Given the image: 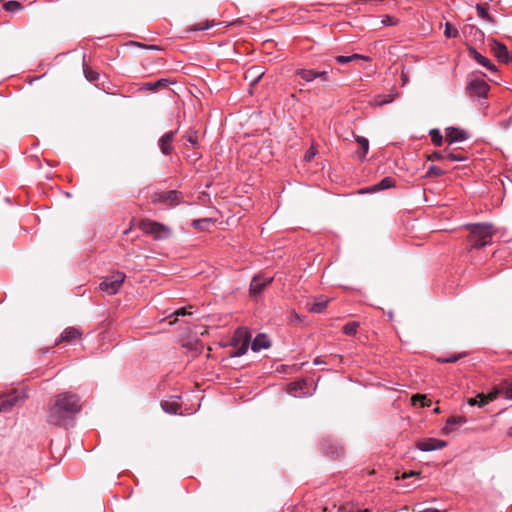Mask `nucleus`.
<instances>
[{
	"label": "nucleus",
	"mask_w": 512,
	"mask_h": 512,
	"mask_svg": "<svg viewBox=\"0 0 512 512\" xmlns=\"http://www.w3.org/2000/svg\"><path fill=\"white\" fill-rule=\"evenodd\" d=\"M80 397L71 392L59 393L51 399L47 422L55 426H67L81 411Z\"/></svg>",
	"instance_id": "obj_1"
},
{
	"label": "nucleus",
	"mask_w": 512,
	"mask_h": 512,
	"mask_svg": "<svg viewBox=\"0 0 512 512\" xmlns=\"http://www.w3.org/2000/svg\"><path fill=\"white\" fill-rule=\"evenodd\" d=\"M466 227L470 230L468 239L471 242V248L480 249L492 242V238L495 234L493 225L479 223L469 224Z\"/></svg>",
	"instance_id": "obj_2"
},
{
	"label": "nucleus",
	"mask_w": 512,
	"mask_h": 512,
	"mask_svg": "<svg viewBox=\"0 0 512 512\" xmlns=\"http://www.w3.org/2000/svg\"><path fill=\"white\" fill-rule=\"evenodd\" d=\"M27 394L24 390H12L9 393L0 395V413L9 412L13 407L21 406L27 399Z\"/></svg>",
	"instance_id": "obj_3"
},
{
	"label": "nucleus",
	"mask_w": 512,
	"mask_h": 512,
	"mask_svg": "<svg viewBox=\"0 0 512 512\" xmlns=\"http://www.w3.org/2000/svg\"><path fill=\"white\" fill-rule=\"evenodd\" d=\"M139 228L146 234L152 235L155 239H165L170 235V229L153 220L143 219L139 223Z\"/></svg>",
	"instance_id": "obj_4"
},
{
	"label": "nucleus",
	"mask_w": 512,
	"mask_h": 512,
	"mask_svg": "<svg viewBox=\"0 0 512 512\" xmlns=\"http://www.w3.org/2000/svg\"><path fill=\"white\" fill-rule=\"evenodd\" d=\"M125 278L126 276L124 273L115 272L111 276L103 278L99 284V288L100 290L107 292L109 295L116 294Z\"/></svg>",
	"instance_id": "obj_5"
},
{
	"label": "nucleus",
	"mask_w": 512,
	"mask_h": 512,
	"mask_svg": "<svg viewBox=\"0 0 512 512\" xmlns=\"http://www.w3.org/2000/svg\"><path fill=\"white\" fill-rule=\"evenodd\" d=\"M181 201V193L176 190L157 192L151 195L153 204L163 203L168 207L178 205Z\"/></svg>",
	"instance_id": "obj_6"
},
{
	"label": "nucleus",
	"mask_w": 512,
	"mask_h": 512,
	"mask_svg": "<svg viewBox=\"0 0 512 512\" xmlns=\"http://www.w3.org/2000/svg\"><path fill=\"white\" fill-rule=\"evenodd\" d=\"M251 340V335L242 329H238L232 339V345L237 348V351L232 356L239 357L244 355Z\"/></svg>",
	"instance_id": "obj_7"
},
{
	"label": "nucleus",
	"mask_w": 512,
	"mask_h": 512,
	"mask_svg": "<svg viewBox=\"0 0 512 512\" xmlns=\"http://www.w3.org/2000/svg\"><path fill=\"white\" fill-rule=\"evenodd\" d=\"M470 96L484 97L489 91V85L481 78H471L467 85Z\"/></svg>",
	"instance_id": "obj_8"
},
{
	"label": "nucleus",
	"mask_w": 512,
	"mask_h": 512,
	"mask_svg": "<svg viewBox=\"0 0 512 512\" xmlns=\"http://www.w3.org/2000/svg\"><path fill=\"white\" fill-rule=\"evenodd\" d=\"M490 49L493 52L494 56L502 63L508 64L512 61V55L508 51L506 45L501 42H498L494 39L490 41Z\"/></svg>",
	"instance_id": "obj_9"
},
{
	"label": "nucleus",
	"mask_w": 512,
	"mask_h": 512,
	"mask_svg": "<svg viewBox=\"0 0 512 512\" xmlns=\"http://www.w3.org/2000/svg\"><path fill=\"white\" fill-rule=\"evenodd\" d=\"M447 446V442L435 438H425L416 442V447L421 451H433Z\"/></svg>",
	"instance_id": "obj_10"
},
{
	"label": "nucleus",
	"mask_w": 512,
	"mask_h": 512,
	"mask_svg": "<svg viewBox=\"0 0 512 512\" xmlns=\"http://www.w3.org/2000/svg\"><path fill=\"white\" fill-rule=\"evenodd\" d=\"M272 277H265L262 275H256L253 277L250 284V293L253 296L259 295L271 282Z\"/></svg>",
	"instance_id": "obj_11"
},
{
	"label": "nucleus",
	"mask_w": 512,
	"mask_h": 512,
	"mask_svg": "<svg viewBox=\"0 0 512 512\" xmlns=\"http://www.w3.org/2000/svg\"><path fill=\"white\" fill-rule=\"evenodd\" d=\"M445 132V139L449 144L464 141L468 138L467 133L460 128L448 127Z\"/></svg>",
	"instance_id": "obj_12"
},
{
	"label": "nucleus",
	"mask_w": 512,
	"mask_h": 512,
	"mask_svg": "<svg viewBox=\"0 0 512 512\" xmlns=\"http://www.w3.org/2000/svg\"><path fill=\"white\" fill-rule=\"evenodd\" d=\"M175 133L176 132L173 131L167 132L159 139V148L164 155L171 154L173 150L172 143L175 137Z\"/></svg>",
	"instance_id": "obj_13"
},
{
	"label": "nucleus",
	"mask_w": 512,
	"mask_h": 512,
	"mask_svg": "<svg viewBox=\"0 0 512 512\" xmlns=\"http://www.w3.org/2000/svg\"><path fill=\"white\" fill-rule=\"evenodd\" d=\"M81 336H82V332H80L77 328H75V327H67L61 333L59 340L56 342V345H58V344H60L62 342L72 343L76 339L81 338Z\"/></svg>",
	"instance_id": "obj_14"
},
{
	"label": "nucleus",
	"mask_w": 512,
	"mask_h": 512,
	"mask_svg": "<svg viewBox=\"0 0 512 512\" xmlns=\"http://www.w3.org/2000/svg\"><path fill=\"white\" fill-rule=\"evenodd\" d=\"M469 55L480 65L486 67L488 70L495 72L496 66L486 57L481 55L475 48L468 47Z\"/></svg>",
	"instance_id": "obj_15"
},
{
	"label": "nucleus",
	"mask_w": 512,
	"mask_h": 512,
	"mask_svg": "<svg viewBox=\"0 0 512 512\" xmlns=\"http://www.w3.org/2000/svg\"><path fill=\"white\" fill-rule=\"evenodd\" d=\"M330 299L326 298L324 296H319L314 299L313 302H308L306 304V308L311 313H321L324 311V309L327 307V304L329 303Z\"/></svg>",
	"instance_id": "obj_16"
},
{
	"label": "nucleus",
	"mask_w": 512,
	"mask_h": 512,
	"mask_svg": "<svg viewBox=\"0 0 512 512\" xmlns=\"http://www.w3.org/2000/svg\"><path fill=\"white\" fill-rule=\"evenodd\" d=\"M271 345L265 334H258L255 339L252 341L251 349L255 352L261 349H267Z\"/></svg>",
	"instance_id": "obj_17"
},
{
	"label": "nucleus",
	"mask_w": 512,
	"mask_h": 512,
	"mask_svg": "<svg viewBox=\"0 0 512 512\" xmlns=\"http://www.w3.org/2000/svg\"><path fill=\"white\" fill-rule=\"evenodd\" d=\"M466 418L464 416H451L447 419L446 425L443 428V433L448 434L454 430L453 425H463L466 423Z\"/></svg>",
	"instance_id": "obj_18"
},
{
	"label": "nucleus",
	"mask_w": 512,
	"mask_h": 512,
	"mask_svg": "<svg viewBox=\"0 0 512 512\" xmlns=\"http://www.w3.org/2000/svg\"><path fill=\"white\" fill-rule=\"evenodd\" d=\"M183 138L190 143L194 148L199 146V133L195 129H189Z\"/></svg>",
	"instance_id": "obj_19"
},
{
	"label": "nucleus",
	"mask_w": 512,
	"mask_h": 512,
	"mask_svg": "<svg viewBox=\"0 0 512 512\" xmlns=\"http://www.w3.org/2000/svg\"><path fill=\"white\" fill-rule=\"evenodd\" d=\"M355 139L361 148V152L358 153V156L363 159L369 150V141L367 138L362 136H357Z\"/></svg>",
	"instance_id": "obj_20"
},
{
	"label": "nucleus",
	"mask_w": 512,
	"mask_h": 512,
	"mask_svg": "<svg viewBox=\"0 0 512 512\" xmlns=\"http://www.w3.org/2000/svg\"><path fill=\"white\" fill-rule=\"evenodd\" d=\"M296 74L299 75L306 82L313 81L314 79L317 78V71L315 70L300 69L297 70Z\"/></svg>",
	"instance_id": "obj_21"
},
{
	"label": "nucleus",
	"mask_w": 512,
	"mask_h": 512,
	"mask_svg": "<svg viewBox=\"0 0 512 512\" xmlns=\"http://www.w3.org/2000/svg\"><path fill=\"white\" fill-rule=\"evenodd\" d=\"M394 185V180L391 177L383 178L378 184L371 188V191H379L390 188Z\"/></svg>",
	"instance_id": "obj_22"
},
{
	"label": "nucleus",
	"mask_w": 512,
	"mask_h": 512,
	"mask_svg": "<svg viewBox=\"0 0 512 512\" xmlns=\"http://www.w3.org/2000/svg\"><path fill=\"white\" fill-rule=\"evenodd\" d=\"M335 59L339 64H347L353 60H358V59L367 60L368 58L363 55H360V54H353L351 56H337Z\"/></svg>",
	"instance_id": "obj_23"
},
{
	"label": "nucleus",
	"mask_w": 512,
	"mask_h": 512,
	"mask_svg": "<svg viewBox=\"0 0 512 512\" xmlns=\"http://www.w3.org/2000/svg\"><path fill=\"white\" fill-rule=\"evenodd\" d=\"M413 405L419 403L421 407L430 406L431 401L426 398L425 395L415 394L411 398Z\"/></svg>",
	"instance_id": "obj_24"
},
{
	"label": "nucleus",
	"mask_w": 512,
	"mask_h": 512,
	"mask_svg": "<svg viewBox=\"0 0 512 512\" xmlns=\"http://www.w3.org/2000/svg\"><path fill=\"white\" fill-rule=\"evenodd\" d=\"M163 410L170 414H176L178 410L180 409V405L175 402H168L165 401L161 404Z\"/></svg>",
	"instance_id": "obj_25"
},
{
	"label": "nucleus",
	"mask_w": 512,
	"mask_h": 512,
	"mask_svg": "<svg viewBox=\"0 0 512 512\" xmlns=\"http://www.w3.org/2000/svg\"><path fill=\"white\" fill-rule=\"evenodd\" d=\"M3 7L8 12L20 11L23 8L20 2L14 0L5 2Z\"/></svg>",
	"instance_id": "obj_26"
},
{
	"label": "nucleus",
	"mask_w": 512,
	"mask_h": 512,
	"mask_svg": "<svg viewBox=\"0 0 512 512\" xmlns=\"http://www.w3.org/2000/svg\"><path fill=\"white\" fill-rule=\"evenodd\" d=\"M466 156L461 153H454L445 149V160L448 161H464L466 160Z\"/></svg>",
	"instance_id": "obj_27"
},
{
	"label": "nucleus",
	"mask_w": 512,
	"mask_h": 512,
	"mask_svg": "<svg viewBox=\"0 0 512 512\" xmlns=\"http://www.w3.org/2000/svg\"><path fill=\"white\" fill-rule=\"evenodd\" d=\"M463 356H465V353L453 354L450 357H438L437 362H439V363H455L459 359H461Z\"/></svg>",
	"instance_id": "obj_28"
},
{
	"label": "nucleus",
	"mask_w": 512,
	"mask_h": 512,
	"mask_svg": "<svg viewBox=\"0 0 512 512\" xmlns=\"http://www.w3.org/2000/svg\"><path fill=\"white\" fill-rule=\"evenodd\" d=\"M358 327H359L358 322H349L343 327V332L346 335L352 336V335L356 334Z\"/></svg>",
	"instance_id": "obj_29"
},
{
	"label": "nucleus",
	"mask_w": 512,
	"mask_h": 512,
	"mask_svg": "<svg viewBox=\"0 0 512 512\" xmlns=\"http://www.w3.org/2000/svg\"><path fill=\"white\" fill-rule=\"evenodd\" d=\"M496 396L497 392H491L488 395L478 394L479 399H481V402H479V407H483L490 401H493L494 399H496Z\"/></svg>",
	"instance_id": "obj_30"
},
{
	"label": "nucleus",
	"mask_w": 512,
	"mask_h": 512,
	"mask_svg": "<svg viewBox=\"0 0 512 512\" xmlns=\"http://www.w3.org/2000/svg\"><path fill=\"white\" fill-rule=\"evenodd\" d=\"M444 35L447 38H457L459 36V32L456 28H454L450 23L445 24Z\"/></svg>",
	"instance_id": "obj_31"
},
{
	"label": "nucleus",
	"mask_w": 512,
	"mask_h": 512,
	"mask_svg": "<svg viewBox=\"0 0 512 512\" xmlns=\"http://www.w3.org/2000/svg\"><path fill=\"white\" fill-rule=\"evenodd\" d=\"M430 136H431V140H432L434 145H436V146H441L442 145L443 137L440 134L438 129H432L430 131Z\"/></svg>",
	"instance_id": "obj_32"
},
{
	"label": "nucleus",
	"mask_w": 512,
	"mask_h": 512,
	"mask_svg": "<svg viewBox=\"0 0 512 512\" xmlns=\"http://www.w3.org/2000/svg\"><path fill=\"white\" fill-rule=\"evenodd\" d=\"M476 10H477V13H478V16L483 18V19H487L489 20L490 22H493V19L492 17L488 14L487 12V8L485 7V5H482V4H477L476 5Z\"/></svg>",
	"instance_id": "obj_33"
},
{
	"label": "nucleus",
	"mask_w": 512,
	"mask_h": 512,
	"mask_svg": "<svg viewBox=\"0 0 512 512\" xmlns=\"http://www.w3.org/2000/svg\"><path fill=\"white\" fill-rule=\"evenodd\" d=\"M214 25V22H210V21H205L203 24H197V25H192L191 27H189L187 29V31H201V30H206V29H209L210 27H212Z\"/></svg>",
	"instance_id": "obj_34"
},
{
	"label": "nucleus",
	"mask_w": 512,
	"mask_h": 512,
	"mask_svg": "<svg viewBox=\"0 0 512 512\" xmlns=\"http://www.w3.org/2000/svg\"><path fill=\"white\" fill-rule=\"evenodd\" d=\"M248 72L251 73L252 76L254 77V79L252 80V85H255L264 74L261 70V67L259 66L253 67Z\"/></svg>",
	"instance_id": "obj_35"
},
{
	"label": "nucleus",
	"mask_w": 512,
	"mask_h": 512,
	"mask_svg": "<svg viewBox=\"0 0 512 512\" xmlns=\"http://www.w3.org/2000/svg\"><path fill=\"white\" fill-rule=\"evenodd\" d=\"M84 75L86 79L90 82H94L98 79L99 74L95 71H93L90 67L84 66Z\"/></svg>",
	"instance_id": "obj_36"
},
{
	"label": "nucleus",
	"mask_w": 512,
	"mask_h": 512,
	"mask_svg": "<svg viewBox=\"0 0 512 512\" xmlns=\"http://www.w3.org/2000/svg\"><path fill=\"white\" fill-rule=\"evenodd\" d=\"M168 81L166 79H160L154 83H148L147 86L150 90H157L167 86Z\"/></svg>",
	"instance_id": "obj_37"
},
{
	"label": "nucleus",
	"mask_w": 512,
	"mask_h": 512,
	"mask_svg": "<svg viewBox=\"0 0 512 512\" xmlns=\"http://www.w3.org/2000/svg\"><path fill=\"white\" fill-rule=\"evenodd\" d=\"M396 95L379 96L376 100L377 105L382 106L387 103H391L395 99Z\"/></svg>",
	"instance_id": "obj_38"
},
{
	"label": "nucleus",
	"mask_w": 512,
	"mask_h": 512,
	"mask_svg": "<svg viewBox=\"0 0 512 512\" xmlns=\"http://www.w3.org/2000/svg\"><path fill=\"white\" fill-rule=\"evenodd\" d=\"M444 174V171L437 167V166H431L427 172V176L431 177V176H441Z\"/></svg>",
	"instance_id": "obj_39"
},
{
	"label": "nucleus",
	"mask_w": 512,
	"mask_h": 512,
	"mask_svg": "<svg viewBox=\"0 0 512 512\" xmlns=\"http://www.w3.org/2000/svg\"><path fill=\"white\" fill-rule=\"evenodd\" d=\"M428 160L435 161V160H445V152H434L431 155L428 156Z\"/></svg>",
	"instance_id": "obj_40"
},
{
	"label": "nucleus",
	"mask_w": 512,
	"mask_h": 512,
	"mask_svg": "<svg viewBox=\"0 0 512 512\" xmlns=\"http://www.w3.org/2000/svg\"><path fill=\"white\" fill-rule=\"evenodd\" d=\"M316 154V151L313 147H311L310 149H308L304 155V160L309 162L313 159V157L315 156Z\"/></svg>",
	"instance_id": "obj_41"
},
{
	"label": "nucleus",
	"mask_w": 512,
	"mask_h": 512,
	"mask_svg": "<svg viewBox=\"0 0 512 512\" xmlns=\"http://www.w3.org/2000/svg\"><path fill=\"white\" fill-rule=\"evenodd\" d=\"M382 23L384 25H395L397 23V20L390 16H385V18L382 20Z\"/></svg>",
	"instance_id": "obj_42"
},
{
	"label": "nucleus",
	"mask_w": 512,
	"mask_h": 512,
	"mask_svg": "<svg viewBox=\"0 0 512 512\" xmlns=\"http://www.w3.org/2000/svg\"><path fill=\"white\" fill-rule=\"evenodd\" d=\"M419 475L418 472H415V471H410V472H404L401 477H397V479H406V478H409L411 476H417Z\"/></svg>",
	"instance_id": "obj_43"
},
{
	"label": "nucleus",
	"mask_w": 512,
	"mask_h": 512,
	"mask_svg": "<svg viewBox=\"0 0 512 512\" xmlns=\"http://www.w3.org/2000/svg\"><path fill=\"white\" fill-rule=\"evenodd\" d=\"M187 314H191L190 312H188L186 310V308H179L177 309L175 312H174V315L175 316H184V315H187Z\"/></svg>",
	"instance_id": "obj_44"
},
{
	"label": "nucleus",
	"mask_w": 512,
	"mask_h": 512,
	"mask_svg": "<svg viewBox=\"0 0 512 512\" xmlns=\"http://www.w3.org/2000/svg\"><path fill=\"white\" fill-rule=\"evenodd\" d=\"M401 80L403 86L406 85L409 81L408 74L404 70L401 72Z\"/></svg>",
	"instance_id": "obj_45"
},
{
	"label": "nucleus",
	"mask_w": 512,
	"mask_h": 512,
	"mask_svg": "<svg viewBox=\"0 0 512 512\" xmlns=\"http://www.w3.org/2000/svg\"><path fill=\"white\" fill-rule=\"evenodd\" d=\"M478 395L476 397H473V398H469L467 403L470 405V406H474V405H478L479 406V402H478Z\"/></svg>",
	"instance_id": "obj_46"
},
{
	"label": "nucleus",
	"mask_w": 512,
	"mask_h": 512,
	"mask_svg": "<svg viewBox=\"0 0 512 512\" xmlns=\"http://www.w3.org/2000/svg\"><path fill=\"white\" fill-rule=\"evenodd\" d=\"M317 78H321L322 80L327 81L328 73L326 71H321V72L317 71Z\"/></svg>",
	"instance_id": "obj_47"
},
{
	"label": "nucleus",
	"mask_w": 512,
	"mask_h": 512,
	"mask_svg": "<svg viewBox=\"0 0 512 512\" xmlns=\"http://www.w3.org/2000/svg\"><path fill=\"white\" fill-rule=\"evenodd\" d=\"M505 398L507 399H512V386L511 387H508L506 390H505Z\"/></svg>",
	"instance_id": "obj_48"
},
{
	"label": "nucleus",
	"mask_w": 512,
	"mask_h": 512,
	"mask_svg": "<svg viewBox=\"0 0 512 512\" xmlns=\"http://www.w3.org/2000/svg\"><path fill=\"white\" fill-rule=\"evenodd\" d=\"M338 512H352L351 508L347 505L340 506Z\"/></svg>",
	"instance_id": "obj_49"
},
{
	"label": "nucleus",
	"mask_w": 512,
	"mask_h": 512,
	"mask_svg": "<svg viewBox=\"0 0 512 512\" xmlns=\"http://www.w3.org/2000/svg\"><path fill=\"white\" fill-rule=\"evenodd\" d=\"M421 512H446V511H440V510H438L436 508H427V509H424Z\"/></svg>",
	"instance_id": "obj_50"
},
{
	"label": "nucleus",
	"mask_w": 512,
	"mask_h": 512,
	"mask_svg": "<svg viewBox=\"0 0 512 512\" xmlns=\"http://www.w3.org/2000/svg\"><path fill=\"white\" fill-rule=\"evenodd\" d=\"M507 434H508V436L512 437V426L509 428Z\"/></svg>",
	"instance_id": "obj_51"
},
{
	"label": "nucleus",
	"mask_w": 512,
	"mask_h": 512,
	"mask_svg": "<svg viewBox=\"0 0 512 512\" xmlns=\"http://www.w3.org/2000/svg\"><path fill=\"white\" fill-rule=\"evenodd\" d=\"M320 363H321V361L319 360V358H316V359L314 360V364H320Z\"/></svg>",
	"instance_id": "obj_52"
},
{
	"label": "nucleus",
	"mask_w": 512,
	"mask_h": 512,
	"mask_svg": "<svg viewBox=\"0 0 512 512\" xmlns=\"http://www.w3.org/2000/svg\"><path fill=\"white\" fill-rule=\"evenodd\" d=\"M434 412H435V413H439V408H435V409H434Z\"/></svg>",
	"instance_id": "obj_53"
}]
</instances>
